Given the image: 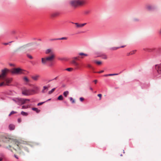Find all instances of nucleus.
Instances as JSON below:
<instances>
[{"label":"nucleus","instance_id":"603ef678","mask_svg":"<svg viewBox=\"0 0 161 161\" xmlns=\"http://www.w3.org/2000/svg\"><path fill=\"white\" fill-rule=\"evenodd\" d=\"M3 159L1 158H0V161H2Z\"/></svg>","mask_w":161,"mask_h":161},{"label":"nucleus","instance_id":"f257e3e1","mask_svg":"<svg viewBox=\"0 0 161 161\" xmlns=\"http://www.w3.org/2000/svg\"><path fill=\"white\" fill-rule=\"evenodd\" d=\"M1 142L8 143L9 147H13L16 151L19 149L20 147L21 146V144L19 142L4 136H0V142Z\"/></svg>","mask_w":161,"mask_h":161},{"label":"nucleus","instance_id":"b1692460","mask_svg":"<svg viewBox=\"0 0 161 161\" xmlns=\"http://www.w3.org/2000/svg\"><path fill=\"white\" fill-rule=\"evenodd\" d=\"M70 101L72 103H75V101L74 99H73L72 97H70L69 98Z\"/></svg>","mask_w":161,"mask_h":161},{"label":"nucleus","instance_id":"de8ad7c7","mask_svg":"<svg viewBox=\"0 0 161 161\" xmlns=\"http://www.w3.org/2000/svg\"><path fill=\"white\" fill-rule=\"evenodd\" d=\"M94 82L95 84H96L97 82V80H95L94 81Z\"/></svg>","mask_w":161,"mask_h":161},{"label":"nucleus","instance_id":"864d4df0","mask_svg":"<svg viewBox=\"0 0 161 161\" xmlns=\"http://www.w3.org/2000/svg\"><path fill=\"white\" fill-rule=\"evenodd\" d=\"M90 90H92V91L93 90L92 88H91H91H90Z\"/></svg>","mask_w":161,"mask_h":161},{"label":"nucleus","instance_id":"7c9ffc66","mask_svg":"<svg viewBox=\"0 0 161 161\" xmlns=\"http://www.w3.org/2000/svg\"><path fill=\"white\" fill-rule=\"evenodd\" d=\"M16 112L12 111L9 114V116H10L12 114H16Z\"/></svg>","mask_w":161,"mask_h":161},{"label":"nucleus","instance_id":"1a4fd4ad","mask_svg":"<svg viewBox=\"0 0 161 161\" xmlns=\"http://www.w3.org/2000/svg\"><path fill=\"white\" fill-rule=\"evenodd\" d=\"M39 87L36 86H34L33 89H31L33 95L37 93L39 91Z\"/></svg>","mask_w":161,"mask_h":161},{"label":"nucleus","instance_id":"f03ea898","mask_svg":"<svg viewBox=\"0 0 161 161\" xmlns=\"http://www.w3.org/2000/svg\"><path fill=\"white\" fill-rule=\"evenodd\" d=\"M45 53L46 54H49V55L46 57L42 58V63L43 65L46 64L48 63L52 62L55 57V55L53 49L49 48L46 49Z\"/></svg>","mask_w":161,"mask_h":161},{"label":"nucleus","instance_id":"393cba45","mask_svg":"<svg viewBox=\"0 0 161 161\" xmlns=\"http://www.w3.org/2000/svg\"><path fill=\"white\" fill-rule=\"evenodd\" d=\"M63 99V97L62 95H60L58 97V99L59 100H62Z\"/></svg>","mask_w":161,"mask_h":161},{"label":"nucleus","instance_id":"58836bf2","mask_svg":"<svg viewBox=\"0 0 161 161\" xmlns=\"http://www.w3.org/2000/svg\"><path fill=\"white\" fill-rule=\"evenodd\" d=\"M87 67L89 68H91L92 69H93V68L92 67V66L89 64H88L87 65Z\"/></svg>","mask_w":161,"mask_h":161},{"label":"nucleus","instance_id":"c85d7f7f","mask_svg":"<svg viewBox=\"0 0 161 161\" xmlns=\"http://www.w3.org/2000/svg\"><path fill=\"white\" fill-rule=\"evenodd\" d=\"M65 70L69 71H71L73 70V69L72 68H69L66 69Z\"/></svg>","mask_w":161,"mask_h":161},{"label":"nucleus","instance_id":"ddd939ff","mask_svg":"<svg viewBox=\"0 0 161 161\" xmlns=\"http://www.w3.org/2000/svg\"><path fill=\"white\" fill-rule=\"evenodd\" d=\"M23 80L26 83H27L30 82V80L26 76H25L23 78Z\"/></svg>","mask_w":161,"mask_h":161},{"label":"nucleus","instance_id":"6e6552de","mask_svg":"<svg viewBox=\"0 0 161 161\" xmlns=\"http://www.w3.org/2000/svg\"><path fill=\"white\" fill-rule=\"evenodd\" d=\"M22 94L25 95L29 96L33 95L31 90L25 89L22 91Z\"/></svg>","mask_w":161,"mask_h":161},{"label":"nucleus","instance_id":"423d86ee","mask_svg":"<svg viewBox=\"0 0 161 161\" xmlns=\"http://www.w3.org/2000/svg\"><path fill=\"white\" fill-rule=\"evenodd\" d=\"M13 101L15 102L16 103H17L19 105H22L24 104L27 102L30 101V100L27 99H24L19 98H15L12 99Z\"/></svg>","mask_w":161,"mask_h":161},{"label":"nucleus","instance_id":"72a5a7b5","mask_svg":"<svg viewBox=\"0 0 161 161\" xmlns=\"http://www.w3.org/2000/svg\"><path fill=\"white\" fill-rule=\"evenodd\" d=\"M27 56L30 59H32L33 58V57L30 54H27Z\"/></svg>","mask_w":161,"mask_h":161},{"label":"nucleus","instance_id":"9b49d317","mask_svg":"<svg viewBox=\"0 0 161 161\" xmlns=\"http://www.w3.org/2000/svg\"><path fill=\"white\" fill-rule=\"evenodd\" d=\"M77 28H80L83 27L84 25L86 24V23L83 24H79L78 23H74Z\"/></svg>","mask_w":161,"mask_h":161},{"label":"nucleus","instance_id":"6ab92c4d","mask_svg":"<svg viewBox=\"0 0 161 161\" xmlns=\"http://www.w3.org/2000/svg\"><path fill=\"white\" fill-rule=\"evenodd\" d=\"M125 46H126V45H124V46H121L120 47H113V48H112V50H117V49H118L119 48H123V47H125Z\"/></svg>","mask_w":161,"mask_h":161},{"label":"nucleus","instance_id":"4be33fe9","mask_svg":"<svg viewBox=\"0 0 161 161\" xmlns=\"http://www.w3.org/2000/svg\"><path fill=\"white\" fill-rule=\"evenodd\" d=\"M21 114L23 116H26L28 115V114L27 113L24 112V111H22Z\"/></svg>","mask_w":161,"mask_h":161},{"label":"nucleus","instance_id":"79ce46f5","mask_svg":"<svg viewBox=\"0 0 161 161\" xmlns=\"http://www.w3.org/2000/svg\"><path fill=\"white\" fill-rule=\"evenodd\" d=\"M80 100L81 101H83L84 100V98L83 97H80Z\"/></svg>","mask_w":161,"mask_h":161},{"label":"nucleus","instance_id":"a18cd8bd","mask_svg":"<svg viewBox=\"0 0 161 161\" xmlns=\"http://www.w3.org/2000/svg\"><path fill=\"white\" fill-rule=\"evenodd\" d=\"M73 59H75V60H77L78 59V57H74Z\"/></svg>","mask_w":161,"mask_h":161},{"label":"nucleus","instance_id":"7ed1b4c3","mask_svg":"<svg viewBox=\"0 0 161 161\" xmlns=\"http://www.w3.org/2000/svg\"><path fill=\"white\" fill-rule=\"evenodd\" d=\"M9 71V70L6 68L2 70V74L0 75V80L3 81L0 83V86L8 85L12 81L11 79L8 78L6 75Z\"/></svg>","mask_w":161,"mask_h":161},{"label":"nucleus","instance_id":"6e6d98bb","mask_svg":"<svg viewBox=\"0 0 161 161\" xmlns=\"http://www.w3.org/2000/svg\"><path fill=\"white\" fill-rule=\"evenodd\" d=\"M38 40L39 41H41V39H39Z\"/></svg>","mask_w":161,"mask_h":161},{"label":"nucleus","instance_id":"3c124183","mask_svg":"<svg viewBox=\"0 0 161 161\" xmlns=\"http://www.w3.org/2000/svg\"><path fill=\"white\" fill-rule=\"evenodd\" d=\"M159 33L160 34H161V30H160L159 31Z\"/></svg>","mask_w":161,"mask_h":161},{"label":"nucleus","instance_id":"f8f14e48","mask_svg":"<svg viewBox=\"0 0 161 161\" xmlns=\"http://www.w3.org/2000/svg\"><path fill=\"white\" fill-rule=\"evenodd\" d=\"M146 9L148 10H151L153 9V7L151 5H147L146 6Z\"/></svg>","mask_w":161,"mask_h":161},{"label":"nucleus","instance_id":"5fc2aeb1","mask_svg":"<svg viewBox=\"0 0 161 161\" xmlns=\"http://www.w3.org/2000/svg\"><path fill=\"white\" fill-rule=\"evenodd\" d=\"M80 58H83V56H81V57H80Z\"/></svg>","mask_w":161,"mask_h":161},{"label":"nucleus","instance_id":"4d7b16f0","mask_svg":"<svg viewBox=\"0 0 161 161\" xmlns=\"http://www.w3.org/2000/svg\"><path fill=\"white\" fill-rule=\"evenodd\" d=\"M105 59H106L107 58V57H105L104 58Z\"/></svg>","mask_w":161,"mask_h":161},{"label":"nucleus","instance_id":"dca6fc26","mask_svg":"<svg viewBox=\"0 0 161 161\" xmlns=\"http://www.w3.org/2000/svg\"><path fill=\"white\" fill-rule=\"evenodd\" d=\"M39 77L40 76L39 75H36L35 76H32V78L34 80L36 81L38 80Z\"/></svg>","mask_w":161,"mask_h":161},{"label":"nucleus","instance_id":"20e7f679","mask_svg":"<svg viewBox=\"0 0 161 161\" xmlns=\"http://www.w3.org/2000/svg\"><path fill=\"white\" fill-rule=\"evenodd\" d=\"M36 48V47L34 45V43L31 42L18 48L16 50V52L23 51L25 49H28L29 50H33Z\"/></svg>","mask_w":161,"mask_h":161},{"label":"nucleus","instance_id":"bf43d9fd","mask_svg":"<svg viewBox=\"0 0 161 161\" xmlns=\"http://www.w3.org/2000/svg\"><path fill=\"white\" fill-rule=\"evenodd\" d=\"M56 79V78H55L54 79Z\"/></svg>","mask_w":161,"mask_h":161},{"label":"nucleus","instance_id":"2eb2a0df","mask_svg":"<svg viewBox=\"0 0 161 161\" xmlns=\"http://www.w3.org/2000/svg\"><path fill=\"white\" fill-rule=\"evenodd\" d=\"M59 13L58 12H54L52 13L51 14V16L52 17H54L58 15Z\"/></svg>","mask_w":161,"mask_h":161},{"label":"nucleus","instance_id":"412c9836","mask_svg":"<svg viewBox=\"0 0 161 161\" xmlns=\"http://www.w3.org/2000/svg\"><path fill=\"white\" fill-rule=\"evenodd\" d=\"M79 55L80 56H88V55L87 54L82 53H79Z\"/></svg>","mask_w":161,"mask_h":161},{"label":"nucleus","instance_id":"8fccbe9b","mask_svg":"<svg viewBox=\"0 0 161 161\" xmlns=\"http://www.w3.org/2000/svg\"><path fill=\"white\" fill-rule=\"evenodd\" d=\"M14 157L16 158L17 159H18V157L17 156L15 155H14Z\"/></svg>","mask_w":161,"mask_h":161},{"label":"nucleus","instance_id":"c03bdc74","mask_svg":"<svg viewBox=\"0 0 161 161\" xmlns=\"http://www.w3.org/2000/svg\"><path fill=\"white\" fill-rule=\"evenodd\" d=\"M103 72H104V71L103 70H101L100 71L98 72L97 73H103Z\"/></svg>","mask_w":161,"mask_h":161},{"label":"nucleus","instance_id":"4468645a","mask_svg":"<svg viewBox=\"0 0 161 161\" xmlns=\"http://www.w3.org/2000/svg\"><path fill=\"white\" fill-rule=\"evenodd\" d=\"M49 86H44L43 87V89L42 91V93L45 92V90H46V91H47L48 90V88L49 87Z\"/></svg>","mask_w":161,"mask_h":161},{"label":"nucleus","instance_id":"37998d69","mask_svg":"<svg viewBox=\"0 0 161 161\" xmlns=\"http://www.w3.org/2000/svg\"><path fill=\"white\" fill-rule=\"evenodd\" d=\"M19 123H20L21 121V119L20 118H19L18 120Z\"/></svg>","mask_w":161,"mask_h":161},{"label":"nucleus","instance_id":"e433bc0d","mask_svg":"<svg viewBox=\"0 0 161 161\" xmlns=\"http://www.w3.org/2000/svg\"><path fill=\"white\" fill-rule=\"evenodd\" d=\"M97 96L99 97V100H101L102 96V94H98Z\"/></svg>","mask_w":161,"mask_h":161},{"label":"nucleus","instance_id":"4c0bfd02","mask_svg":"<svg viewBox=\"0 0 161 161\" xmlns=\"http://www.w3.org/2000/svg\"><path fill=\"white\" fill-rule=\"evenodd\" d=\"M28 106H22V109H25V108H28Z\"/></svg>","mask_w":161,"mask_h":161},{"label":"nucleus","instance_id":"a19ab883","mask_svg":"<svg viewBox=\"0 0 161 161\" xmlns=\"http://www.w3.org/2000/svg\"><path fill=\"white\" fill-rule=\"evenodd\" d=\"M21 144V146L20 147V148H19V150H19L20 149V148H21V147H24V146H23L22 145V144H25V143H26V142H25L24 143H24H22L21 142H19Z\"/></svg>","mask_w":161,"mask_h":161},{"label":"nucleus","instance_id":"c9c22d12","mask_svg":"<svg viewBox=\"0 0 161 161\" xmlns=\"http://www.w3.org/2000/svg\"><path fill=\"white\" fill-rule=\"evenodd\" d=\"M11 42H9L8 43H2V44L3 45H7L9 43H11Z\"/></svg>","mask_w":161,"mask_h":161},{"label":"nucleus","instance_id":"bb28decb","mask_svg":"<svg viewBox=\"0 0 161 161\" xmlns=\"http://www.w3.org/2000/svg\"><path fill=\"white\" fill-rule=\"evenodd\" d=\"M55 88L52 89L51 91L48 92V94H50L52 93L55 90Z\"/></svg>","mask_w":161,"mask_h":161},{"label":"nucleus","instance_id":"13d9d810","mask_svg":"<svg viewBox=\"0 0 161 161\" xmlns=\"http://www.w3.org/2000/svg\"><path fill=\"white\" fill-rule=\"evenodd\" d=\"M33 39H34V40H35V38H33Z\"/></svg>","mask_w":161,"mask_h":161},{"label":"nucleus","instance_id":"0eeeda50","mask_svg":"<svg viewBox=\"0 0 161 161\" xmlns=\"http://www.w3.org/2000/svg\"><path fill=\"white\" fill-rule=\"evenodd\" d=\"M24 71L23 70L20 68L13 69L11 71L12 74H24Z\"/></svg>","mask_w":161,"mask_h":161},{"label":"nucleus","instance_id":"ea45409f","mask_svg":"<svg viewBox=\"0 0 161 161\" xmlns=\"http://www.w3.org/2000/svg\"><path fill=\"white\" fill-rule=\"evenodd\" d=\"M44 103V102H41V103H39L38 104H37V105L38 106H40L41 105H42Z\"/></svg>","mask_w":161,"mask_h":161},{"label":"nucleus","instance_id":"aec40b11","mask_svg":"<svg viewBox=\"0 0 161 161\" xmlns=\"http://www.w3.org/2000/svg\"><path fill=\"white\" fill-rule=\"evenodd\" d=\"M32 110L33 111H35L37 113H39L40 112V110L38 109V108H33Z\"/></svg>","mask_w":161,"mask_h":161},{"label":"nucleus","instance_id":"f3484780","mask_svg":"<svg viewBox=\"0 0 161 161\" xmlns=\"http://www.w3.org/2000/svg\"><path fill=\"white\" fill-rule=\"evenodd\" d=\"M136 52V50H133V51L130 52V53H128L127 54V55L129 56L130 55H133V54H135V53Z\"/></svg>","mask_w":161,"mask_h":161},{"label":"nucleus","instance_id":"2f4dec72","mask_svg":"<svg viewBox=\"0 0 161 161\" xmlns=\"http://www.w3.org/2000/svg\"><path fill=\"white\" fill-rule=\"evenodd\" d=\"M95 62L98 65H100L102 64V62L99 61H95Z\"/></svg>","mask_w":161,"mask_h":161},{"label":"nucleus","instance_id":"a211bd4d","mask_svg":"<svg viewBox=\"0 0 161 161\" xmlns=\"http://www.w3.org/2000/svg\"><path fill=\"white\" fill-rule=\"evenodd\" d=\"M9 127L10 130H12L14 129L15 126L13 125L10 124L9 125Z\"/></svg>","mask_w":161,"mask_h":161},{"label":"nucleus","instance_id":"cd10ccee","mask_svg":"<svg viewBox=\"0 0 161 161\" xmlns=\"http://www.w3.org/2000/svg\"><path fill=\"white\" fill-rule=\"evenodd\" d=\"M72 62L75 66H77L78 65V64L74 60H73L72 61Z\"/></svg>","mask_w":161,"mask_h":161},{"label":"nucleus","instance_id":"39448f33","mask_svg":"<svg viewBox=\"0 0 161 161\" xmlns=\"http://www.w3.org/2000/svg\"><path fill=\"white\" fill-rule=\"evenodd\" d=\"M85 3L86 1L84 0H71L69 2L70 6L74 8L83 5Z\"/></svg>","mask_w":161,"mask_h":161},{"label":"nucleus","instance_id":"a878e982","mask_svg":"<svg viewBox=\"0 0 161 161\" xmlns=\"http://www.w3.org/2000/svg\"><path fill=\"white\" fill-rule=\"evenodd\" d=\"M68 39L67 37H63L61 38H58V40H66Z\"/></svg>","mask_w":161,"mask_h":161},{"label":"nucleus","instance_id":"9d476101","mask_svg":"<svg viewBox=\"0 0 161 161\" xmlns=\"http://www.w3.org/2000/svg\"><path fill=\"white\" fill-rule=\"evenodd\" d=\"M155 68L157 73L160 75L161 74V64H156L155 65Z\"/></svg>","mask_w":161,"mask_h":161},{"label":"nucleus","instance_id":"f704fd0d","mask_svg":"<svg viewBox=\"0 0 161 161\" xmlns=\"http://www.w3.org/2000/svg\"><path fill=\"white\" fill-rule=\"evenodd\" d=\"M118 74H108V76H112L113 75H117Z\"/></svg>","mask_w":161,"mask_h":161},{"label":"nucleus","instance_id":"49530a36","mask_svg":"<svg viewBox=\"0 0 161 161\" xmlns=\"http://www.w3.org/2000/svg\"><path fill=\"white\" fill-rule=\"evenodd\" d=\"M24 148H25V149L28 152L29 151H28V149H27V147H24Z\"/></svg>","mask_w":161,"mask_h":161},{"label":"nucleus","instance_id":"473e14b6","mask_svg":"<svg viewBox=\"0 0 161 161\" xmlns=\"http://www.w3.org/2000/svg\"><path fill=\"white\" fill-rule=\"evenodd\" d=\"M58 40V38H53V39H49V41H54L56 40Z\"/></svg>","mask_w":161,"mask_h":161},{"label":"nucleus","instance_id":"c756f323","mask_svg":"<svg viewBox=\"0 0 161 161\" xmlns=\"http://www.w3.org/2000/svg\"><path fill=\"white\" fill-rule=\"evenodd\" d=\"M90 13V11L88 10H85L84 12V14H89Z\"/></svg>","mask_w":161,"mask_h":161},{"label":"nucleus","instance_id":"5701e85b","mask_svg":"<svg viewBox=\"0 0 161 161\" xmlns=\"http://www.w3.org/2000/svg\"><path fill=\"white\" fill-rule=\"evenodd\" d=\"M69 92L68 91L64 92L63 93V95L64 97H66L67 95L69 94Z\"/></svg>","mask_w":161,"mask_h":161},{"label":"nucleus","instance_id":"09e8293b","mask_svg":"<svg viewBox=\"0 0 161 161\" xmlns=\"http://www.w3.org/2000/svg\"><path fill=\"white\" fill-rule=\"evenodd\" d=\"M104 76L107 77L108 76V74L105 75H103Z\"/></svg>","mask_w":161,"mask_h":161}]
</instances>
